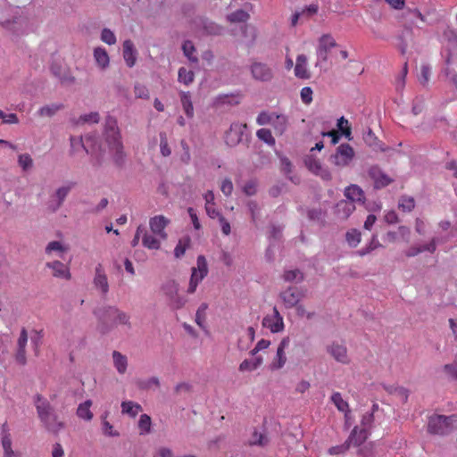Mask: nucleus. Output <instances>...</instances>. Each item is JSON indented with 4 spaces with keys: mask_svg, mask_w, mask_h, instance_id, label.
I'll use <instances>...</instances> for the list:
<instances>
[{
    "mask_svg": "<svg viewBox=\"0 0 457 457\" xmlns=\"http://www.w3.org/2000/svg\"><path fill=\"white\" fill-rule=\"evenodd\" d=\"M113 363L120 374H124L127 370L128 360L127 357L118 351L112 353Z\"/></svg>",
    "mask_w": 457,
    "mask_h": 457,
    "instance_id": "nucleus-37",
    "label": "nucleus"
},
{
    "mask_svg": "<svg viewBox=\"0 0 457 457\" xmlns=\"http://www.w3.org/2000/svg\"><path fill=\"white\" fill-rule=\"evenodd\" d=\"M355 154L349 144H341L336 149V153L330 156V162L337 167L348 166L353 160Z\"/></svg>",
    "mask_w": 457,
    "mask_h": 457,
    "instance_id": "nucleus-6",
    "label": "nucleus"
},
{
    "mask_svg": "<svg viewBox=\"0 0 457 457\" xmlns=\"http://www.w3.org/2000/svg\"><path fill=\"white\" fill-rule=\"evenodd\" d=\"M245 129V123H232L229 127V129L225 134L226 144L231 147L238 145L242 140V137Z\"/></svg>",
    "mask_w": 457,
    "mask_h": 457,
    "instance_id": "nucleus-9",
    "label": "nucleus"
},
{
    "mask_svg": "<svg viewBox=\"0 0 457 457\" xmlns=\"http://www.w3.org/2000/svg\"><path fill=\"white\" fill-rule=\"evenodd\" d=\"M41 422L48 431L54 434H57L64 428V422L59 419L58 415L54 411L49 414L46 419L42 420Z\"/></svg>",
    "mask_w": 457,
    "mask_h": 457,
    "instance_id": "nucleus-23",
    "label": "nucleus"
},
{
    "mask_svg": "<svg viewBox=\"0 0 457 457\" xmlns=\"http://www.w3.org/2000/svg\"><path fill=\"white\" fill-rule=\"evenodd\" d=\"M66 248L58 241L50 242L46 247V253L51 254L53 252L63 253Z\"/></svg>",
    "mask_w": 457,
    "mask_h": 457,
    "instance_id": "nucleus-62",
    "label": "nucleus"
},
{
    "mask_svg": "<svg viewBox=\"0 0 457 457\" xmlns=\"http://www.w3.org/2000/svg\"><path fill=\"white\" fill-rule=\"evenodd\" d=\"M286 347V339H282L280 344L278 345L277 348L276 354L274 355L271 361L269 363L267 369L270 372H274L279 369H281L285 362H286V357L284 349Z\"/></svg>",
    "mask_w": 457,
    "mask_h": 457,
    "instance_id": "nucleus-16",
    "label": "nucleus"
},
{
    "mask_svg": "<svg viewBox=\"0 0 457 457\" xmlns=\"http://www.w3.org/2000/svg\"><path fill=\"white\" fill-rule=\"evenodd\" d=\"M327 352L338 362L348 364L350 359L347 354V348L345 345L333 342L327 346Z\"/></svg>",
    "mask_w": 457,
    "mask_h": 457,
    "instance_id": "nucleus-12",
    "label": "nucleus"
},
{
    "mask_svg": "<svg viewBox=\"0 0 457 457\" xmlns=\"http://www.w3.org/2000/svg\"><path fill=\"white\" fill-rule=\"evenodd\" d=\"M361 239V233L357 228H351L345 233V241L352 248L356 247Z\"/></svg>",
    "mask_w": 457,
    "mask_h": 457,
    "instance_id": "nucleus-40",
    "label": "nucleus"
},
{
    "mask_svg": "<svg viewBox=\"0 0 457 457\" xmlns=\"http://www.w3.org/2000/svg\"><path fill=\"white\" fill-rule=\"evenodd\" d=\"M444 371L453 379L457 380V360L453 363L445 364L444 366Z\"/></svg>",
    "mask_w": 457,
    "mask_h": 457,
    "instance_id": "nucleus-64",
    "label": "nucleus"
},
{
    "mask_svg": "<svg viewBox=\"0 0 457 457\" xmlns=\"http://www.w3.org/2000/svg\"><path fill=\"white\" fill-rule=\"evenodd\" d=\"M180 101L186 115L187 118L192 119L194 117V107L189 92H181Z\"/></svg>",
    "mask_w": 457,
    "mask_h": 457,
    "instance_id": "nucleus-38",
    "label": "nucleus"
},
{
    "mask_svg": "<svg viewBox=\"0 0 457 457\" xmlns=\"http://www.w3.org/2000/svg\"><path fill=\"white\" fill-rule=\"evenodd\" d=\"M303 280V274L299 270H287V282L298 284Z\"/></svg>",
    "mask_w": 457,
    "mask_h": 457,
    "instance_id": "nucleus-61",
    "label": "nucleus"
},
{
    "mask_svg": "<svg viewBox=\"0 0 457 457\" xmlns=\"http://www.w3.org/2000/svg\"><path fill=\"white\" fill-rule=\"evenodd\" d=\"M262 326L269 328L272 333H276L283 329V317L279 314L276 307L272 308L271 312L263 318Z\"/></svg>",
    "mask_w": 457,
    "mask_h": 457,
    "instance_id": "nucleus-11",
    "label": "nucleus"
},
{
    "mask_svg": "<svg viewBox=\"0 0 457 457\" xmlns=\"http://www.w3.org/2000/svg\"><path fill=\"white\" fill-rule=\"evenodd\" d=\"M94 143L95 137L91 136L86 137L85 139H77L75 137H71V145L73 150L77 149V145H81L87 154L93 153L95 151Z\"/></svg>",
    "mask_w": 457,
    "mask_h": 457,
    "instance_id": "nucleus-29",
    "label": "nucleus"
},
{
    "mask_svg": "<svg viewBox=\"0 0 457 457\" xmlns=\"http://www.w3.org/2000/svg\"><path fill=\"white\" fill-rule=\"evenodd\" d=\"M94 285L96 289H99L103 295H106L109 291V284L107 276L102 264L96 267V274L94 278Z\"/></svg>",
    "mask_w": 457,
    "mask_h": 457,
    "instance_id": "nucleus-19",
    "label": "nucleus"
},
{
    "mask_svg": "<svg viewBox=\"0 0 457 457\" xmlns=\"http://www.w3.org/2000/svg\"><path fill=\"white\" fill-rule=\"evenodd\" d=\"M46 267L53 270V276L58 278H63L66 280H70L71 278L70 269L68 265L59 262L54 261L51 262H47Z\"/></svg>",
    "mask_w": 457,
    "mask_h": 457,
    "instance_id": "nucleus-21",
    "label": "nucleus"
},
{
    "mask_svg": "<svg viewBox=\"0 0 457 457\" xmlns=\"http://www.w3.org/2000/svg\"><path fill=\"white\" fill-rule=\"evenodd\" d=\"M170 223V220L163 215H156L149 220V227L153 234L165 240L168 237L165 232L166 227Z\"/></svg>",
    "mask_w": 457,
    "mask_h": 457,
    "instance_id": "nucleus-10",
    "label": "nucleus"
},
{
    "mask_svg": "<svg viewBox=\"0 0 457 457\" xmlns=\"http://www.w3.org/2000/svg\"><path fill=\"white\" fill-rule=\"evenodd\" d=\"M92 403H93L91 400H87L84 403L79 404L76 412L77 416L81 420L90 421L94 417L93 412L90 410Z\"/></svg>",
    "mask_w": 457,
    "mask_h": 457,
    "instance_id": "nucleus-30",
    "label": "nucleus"
},
{
    "mask_svg": "<svg viewBox=\"0 0 457 457\" xmlns=\"http://www.w3.org/2000/svg\"><path fill=\"white\" fill-rule=\"evenodd\" d=\"M35 406L40 420L46 419L49 414L54 411L51 403L41 395L35 396Z\"/></svg>",
    "mask_w": 457,
    "mask_h": 457,
    "instance_id": "nucleus-20",
    "label": "nucleus"
},
{
    "mask_svg": "<svg viewBox=\"0 0 457 457\" xmlns=\"http://www.w3.org/2000/svg\"><path fill=\"white\" fill-rule=\"evenodd\" d=\"M354 210L355 205L347 200H341L335 206V213L341 220H346Z\"/></svg>",
    "mask_w": 457,
    "mask_h": 457,
    "instance_id": "nucleus-25",
    "label": "nucleus"
},
{
    "mask_svg": "<svg viewBox=\"0 0 457 457\" xmlns=\"http://www.w3.org/2000/svg\"><path fill=\"white\" fill-rule=\"evenodd\" d=\"M319 46L328 52L335 46L337 43L330 34H324L319 40Z\"/></svg>",
    "mask_w": 457,
    "mask_h": 457,
    "instance_id": "nucleus-50",
    "label": "nucleus"
},
{
    "mask_svg": "<svg viewBox=\"0 0 457 457\" xmlns=\"http://www.w3.org/2000/svg\"><path fill=\"white\" fill-rule=\"evenodd\" d=\"M123 58L129 67H133L137 61V51L134 44L130 39L123 42Z\"/></svg>",
    "mask_w": 457,
    "mask_h": 457,
    "instance_id": "nucleus-26",
    "label": "nucleus"
},
{
    "mask_svg": "<svg viewBox=\"0 0 457 457\" xmlns=\"http://www.w3.org/2000/svg\"><path fill=\"white\" fill-rule=\"evenodd\" d=\"M457 427V415H433L429 417L428 431L436 435H445Z\"/></svg>",
    "mask_w": 457,
    "mask_h": 457,
    "instance_id": "nucleus-3",
    "label": "nucleus"
},
{
    "mask_svg": "<svg viewBox=\"0 0 457 457\" xmlns=\"http://www.w3.org/2000/svg\"><path fill=\"white\" fill-rule=\"evenodd\" d=\"M268 442V439L267 437L261 434V433H258L257 431H254L249 440V444L251 445H266Z\"/></svg>",
    "mask_w": 457,
    "mask_h": 457,
    "instance_id": "nucleus-56",
    "label": "nucleus"
},
{
    "mask_svg": "<svg viewBox=\"0 0 457 457\" xmlns=\"http://www.w3.org/2000/svg\"><path fill=\"white\" fill-rule=\"evenodd\" d=\"M50 70L53 75L58 78L62 83L72 84L75 82L74 76L60 62H54L51 64Z\"/></svg>",
    "mask_w": 457,
    "mask_h": 457,
    "instance_id": "nucleus-15",
    "label": "nucleus"
},
{
    "mask_svg": "<svg viewBox=\"0 0 457 457\" xmlns=\"http://www.w3.org/2000/svg\"><path fill=\"white\" fill-rule=\"evenodd\" d=\"M294 71L295 75L302 79H308L311 77V73L307 69V57L304 54L297 56Z\"/></svg>",
    "mask_w": 457,
    "mask_h": 457,
    "instance_id": "nucleus-27",
    "label": "nucleus"
},
{
    "mask_svg": "<svg viewBox=\"0 0 457 457\" xmlns=\"http://www.w3.org/2000/svg\"><path fill=\"white\" fill-rule=\"evenodd\" d=\"M368 174L374 182L375 189L384 188L394 181L378 165L371 166L368 170Z\"/></svg>",
    "mask_w": 457,
    "mask_h": 457,
    "instance_id": "nucleus-8",
    "label": "nucleus"
},
{
    "mask_svg": "<svg viewBox=\"0 0 457 457\" xmlns=\"http://www.w3.org/2000/svg\"><path fill=\"white\" fill-rule=\"evenodd\" d=\"M28 343V332L25 328H22L20 337L17 340V351L15 353V360L21 365H25L27 362L26 358V345Z\"/></svg>",
    "mask_w": 457,
    "mask_h": 457,
    "instance_id": "nucleus-14",
    "label": "nucleus"
},
{
    "mask_svg": "<svg viewBox=\"0 0 457 457\" xmlns=\"http://www.w3.org/2000/svg\"><path fill=\"white\" fill-rule=\"evenodd\" d=\"M105 137L110 150L113 152L115 163L121 165L124 162L123 145L120 142V132L116 120L112 118H109L106 121Z\"/></svg>",
    "mask_w": 457,
    "mask_h": 457,
    "instance_id": "nucleus-2",
    "label": "nucleus"
},
{
    "mask_svg": "<svg viewBox=\"0 0 457 457\" xmlns=\"http://www.w3.org/2000/svg\"><path fill=\"white\" fill-rule=\"evenodd\" d=\"M178 291V285L175 282H170L167 286L165 292L169 296L171 307L177 310L182 308L187 302V299L185 296L179 295Z\"/></svg>",
    "mask_w": 457,
    "mask_h": 457,
    "instance_id": "nucleus-13",
    "label": "nucleus"
},
{
    "mask_svg": "<svg viewBox=\"0 0 457 457\" xmlns=\"http://www.w3.org/2000/svg\"><path fill=\"white\" fill-rule=\"evenodd\" d=\"M152 420L147 414H142L138 420V429L140 435H147L151 432Z\"/></svg>",
    "mask_w": 457,
    "mask_h": 457,
    "instance_id": "nucleus-44",
    "label": "nucleus"
},
{
    "mask_svg": "<svg viewBox=\"0 0 457 457\" xmlns=\"http://www.w3.org/2000/svg\"><path fill=\"white\" fill-rule=\"evenodd\" d=\"M160 148L161 154L163 156L167 157L170 155L171 150L169 146L168 139L164 132L160 133Z\"/></svg>",
    "mask_w": 457,
    "mask_h": 457,
    "instance_id": "nucleus-55",
    "label": "nucleus"
},
{
    "mask_svg": "<svg viewBox=\"0 0 457 457\" xmlns=\"http://www.w3.org/2000/svg\"><path fill=\"white\" fill-rule=\"evenodd\" d=\"M243 40L246 44H253L257 37V31L255 27L250 24H244L240 28Z\"/></svg>",
    "mask_w": 457,
    "mask_h": 457,
    "instance_id": "nucleus-33",
    "label": "nucleus"
},
{
    "mask_svg": "<svg viewBox=\"0 0 457 457\" xmlns=\"http://www.w3.org/2000/svg\"><path fill=\"white\" fill-rule=\"evenodd\" d=\"M256 136L260 140L265 142L269 145H275V139H274L270 130L268 129H258L256 132Z\"/></svg>",
    "mask_w": 457,
    "mask_h": 457,
    "instance_id": "nucleus-52",
    "label": "nucleus"
},
{
    "mask_svg": "<svg viewBox=\"0 0 457 457\" xmlns=\"http://www.w3.org/2000/svg\"><path fill=\"white\" fill-rule=\"evenodd\" d=\"M1 444L4 450V457H14L15 453L12 447V436L7 422H4L1 428Z\"/></svg>",
    "mask_w": 457,
    "mask_h": 457,
    "instance_id": "nucleus-17",
    "label": "nucleus"
},
{
    "mask_svg": "<svg viewBox=\"0 0 457 457\" xmlns=\"http://www.w3.org/2000/svg\"><path fill=\"white\" fill-rule=\"evenodd\" d=\"M400 40L399 49L402 54L406 53L407 47L414 44V32L411 25L404 24V28L398 37Z\"/></svg>",
    "mask_w": 457,
    "mask_h": 457,
    "instance_id": "nucleus-18",
    "label": "nucleus"
},
{
    "mask_svg": "<svg viewBox=\"0 0 457 457\" xmlns=\"http://www.w3.org/2000/svg\"><path fill=\"white\" fill-rule=\"evenodd\" d=\"M94 58L97 65L101 69H105L109 66L110 58L107 51L103 47H96L94 50Z\"/></svg>",
    "mask_w": 457,
    "mask_h": 457,
    "instance_id": "nucleus-31",
    "label": "nucleus"
},
{
    "mask_svg": "<svg viewBox=\"0 0 457 457\" xmlns=\"http://www.w3.org/2000/svg\"><path fill=\"white\" fill-rule=\"evenodd\" d=\"M190 242L191 240L189 237H184L179 240V243L174 249V255L176 258H181L185 254L186 250L190 245Z\"/></svg>",
    "mask_w": 457,
    "mask_h": 457,
    "instance_id": "nucleus-47",
    "label": "nucleus"
},
{
    "mask_svg": "<svg viewBox=\"0 0 457 457\" xmlns=\"http://www.w3.org/2000/svg\"><path fill=\"white\" fill-rule=\"evenodd\" d=\"M364 142L370 147H372L376 151H384V147L375 134L372 132L370 129H369L363 134Z\"/></svg>",
    "mask_w": 457,
    "mask_h": 457,
    "instance_id": "nucleus-35",
    "label": "nucleus"
},
{
    "mask_svg": "<svg viewBox=\"0 0 457 457\" xmlns=\"http://www.w3.org/2000/svg\"><path fill=\"white\" fill-rule=\"evenodd\" d=\"M303 294H304V290L301 287H287V307L289 305L294 306L295 304H296L299 302V300L301 299V297L303 296Z\"/></svg>",
    "mask_w": 457,
    "mask_h": 457,
    "instance_id": "nucleus-32",
    "label": "nucleus"
},
{
    "mask_svg": "<svg viewBox=\"0 0 457 457\" xmlns=\"http://www.w3.org/2000/svg\"><path fill=\"white\" fill-rule=\"evenodd\" d=\"M331 401L339 411L345 412V418H347V412H350L348 403L345 402L340 393L336 392L331 396Z\"/></svg>",
    "mask_w": 457,
    "mask_h": 457,
    "instance_id": "nucleus-42",
    "label": "nucleus"
},
{
    "mask_svg": "<svg viewBox=\"0 0 457 457\" xmlns=\"http://www.w3.org/2000/svg\"><path fill=\"white\" fill-rule=\"evenodd\" d=\"M190 29L198 35L218 36L223 31L221 26L202 16H197L191 21Z\"/></svg>",
    "mask_w": 457,
    "mask_h": 457,
    "instance_id": "nucleus-4",
    "label": "nucleus"
},
{
    "mask_svg": "<svg viewBox=\"0 0 457 457\" xmlns=\"http://www.w3.org/2000/svg\"><path fill=\"white\" fill-rule=\"evenodd\" d=\"M103 432L105 436H119L120 434L116 431L112 425L110 424L109 421L106 420V417H103Z\"/></svg>",
    "mask_w": 457,
    "mask_h": 457,
    "instance_id": "nucleus-60",
    "label": "nucleus"
},
{
    "mask_svg": "<svg viewBox=\"0 0 457 457\" xmlns=\"http://www.w3.org/2000/svg\"><path fill=\"white\" fill-rule=\"evenodd\" d=\"M208 308L207 303H202L195 313V323L202 328H204V323L206 320V310Z\"/></svg>",
    "mask_w": 457,
    "mask_h": 457,
    "instance_id": "nucleus-51",
    "label": "nucleus"
},
{
    "mask_svg": "<svg viewBox=\"0 0 457 457\" xmlns=\"http://www.w3.org/2000/svg\"><path fill=\"white\" fill-rule=\"evenodd\" d=\"M253 77L259 80H269L271 78V71L260 62L253 63L251 68Z\"/></svg>",
    "mask_w": 457,
    "mask_h": 457,
    "instance_id": "nucleus-28",
    "label": "nucleus"
},
{
    "mask_svg": "<svg viewBox=\"0 0 457 457\" xmlns=\"http://www.w3.org/2000/svg\"><path fill=\"white\" fill-rule=\"evenodd\" d=\"M358 454L361 457H373L374 456V445L368 443L361 446L358 450Z\"/></svg>",
    "mask_w": 457,
    "mask_h": 457,
    "instance_id": "nucleus-59",
    "label": "nucleus"
},
{
    "mask_svg": "<svg viewBox=\"0 0 457 457\" xmlns=\"http://www.w3.org/2000/svg\"><path fill=\"white\" fill-rule=\"evenodd\" d=\"M99 119L98 112H90L88 114L81 115L77 120V123H97Z\"/></svg>",
    "mask_w": 457,
    "mask_h": 457,
    "instance_id": "nucleus-57",
    "label": "nucleus"
},
{
    "mask_svg": "<svg viewBox=\"0 0 457 457\" xmlns=\"http://www.w3.org/2000/svg\"><path fill=\"white\" fill-rule=\"evenodd\" d=\"M19 164L24 170H27L30 167H32L33 160L28 154H23L19 155Z\"/></svg>",
    "mask_w": 457,
    "mask_h": 457,
    "instance_id": "nucleus-63",
    "label": "nucleus"
},
{
    "mask_svg": "<svg viewBox=\"0 0 457 457\" xmlns=\"http://www.w3.org/2000/svg\"><path fill=\"white\" fill-rule=\"evenodd\" d=\"M280 117L273 113H269L267 112H262L257 119L256 122L258 125H266V124H274V122L278 120Z\"/></svg>",
    "mask_w": 457,
    "mask_h": 457,
    "instance_id": "nucleus-48",
    "label": "nucleus"
},
{
    "mask_svg": "<svg viewBox=\"0 0 457 457\" xmlns=\"http://www.w3.org/2000/svg\"><path fill=\"white\" fill-rule=\"evenodd\" d=\"M73 187H74V183L71 182L68 185L61 187L56 190L55 196L57 197L58 201H57L55 209L62 206L63 201L65 200L66 196L68 195V194L70 193V191L71 190V188Z\"/></svg>",
    "mask_w": 457,
    "mask_h": 457,
    "instance_id": "nucleus-46",
    "label": "nucleus"
},
{
    "mask_svg": "<svg viewBox=\"0 0 457 457\" xmlns=\"http://www.w3.org/2000/svg\"><path fill=\"white\" fill-rule=\"evenodd\" d=\"M430 67L428 64H422L420 68V74L419 75V81L423 86L427 85L430 77Z\"/></svg>",
    "mask_w": 457,
    "mask_h": 457,
    "instance_id": "nucleus-58",
    "label": "nucleus"
},
{
    "mask_svg": "<svg viewBox=\"0 0 457 457\" xmlns=\"http://www.w3.org/2000/svg\"><path fill=\"white\" fill-rule=\"evenodd\" d=\"M141 411L142 407L139 403L132 401H124L121 403L122 413L128 414L132 418H135Z\"/></svg>",
    "mask_w": 457,
    "mask_h": 457,
    "instance_id": "nucleus-34",
    "label": "nucleus"
},
{
    "mask_svg": "<svg viewBox=\"0 0 457 457\" xmlns=\"http://www.w3.org/2000/svg\"><path fill=\"white\" fill-rule=\"evenodd\" d=\"M182 49H183L184 54L191 62H196L198 61L197 57L195 55V46L191 41H189V40L185 41L182 46Z\"/></svg>",
    "mask_w": 457,
    "mask_h": 457,
    "instance_id": "nucleus-53",
    "label": "nucleus"
},
{
    "mask_svg": "<svg viewBox=\"0 0 457 457\" xmlns=\"http://www.w3.org/2000/svg\"><path fill=\"white\" fill-rule=\"evenodd\" d=\"M250 18L249 13L242 9H238L227 15V21L229 23H245Z\"/></svg>",
    "mask_w": 457,
    "mask_h": 457,
    "instance_id": "nucleus-36",
    "label": "nucleus"
},
{
    "mask_svg": "<svg viewBox=\"0 0 457 457\" xmlns=\"http://www.w3.org/2000/svg\"><path fill=\"white\" fill-rule=\"evenodd\" d=\"M403 18H404V24L411 25V27L414 24V21L416 19H420V21H424V16L421 14V12L418 9L407 10L403 13Z\"/></svg>",
    "mask_w": 457,
    "mask_h": 457,
    "instance_id": "nucleus-45",
    "label": "nucleus"
},
{
    "mask_svg": "<svg viewBox=\"0 0 457 457\" xmlns=\"http://www.w3.org/2000/svg\"><path fill=\"white\" fill-rule=\"evenodd\" d=\"M239 102H240V97L238 95H220L215 100V104L217 105H221V104L236 105V104H238Z\"/></svg>",
    "mask_w": 457,
    "mask_h": 457,
    "instance_id": "nucleus-43",
    "label": "nucleus"
},
{
    "mask_svg": "<svg viewBox=\"0 0 457 457\" xmlns=\"http://www.w3.org/2000/svg\"><path fill=\"white\" fill-rule=\"evenodd\" d=\"M62 109H63L62 104H51L41 107L37 111V114L40 117H52Z\"/></svg>",
    "mask_w": 457,
    "mask_h": 457,
    "instance_id": "nucleus-41",
    "label": "nucleus"
},
{
    "mask_svg": "<svg viewBox=\"0 0 457 457\" xmlns=\"http://www.w3.org/2000/svg\"><path fill=\"white\" fill-rule=\"evenodd\" d=\"M369 432L366 428H360V427L355 426L353 429L351 431L348 438L346 439L349 446H361V445L368 438Z\"/></svg>",
    "mask_w": 457,
    "mask_h": 457,
    "instance_id": "nucleus-22",
    "label": "nucleus"
},
{
    "mask_svg": "<svg viewBox=\"0 0 457 457\" xmlns=\"http://www.w3.org/2000/svg\"><path fill=\"white\" fill-rule=\"evenodd\" d=\"M345 196L348 202L364 203L365 196L363 190L357 185L353 184L345 189Z\"/></svg>",
    "mask_w": 457,
    "mask_h": 457,
    "instance_id": "nucleus-24",
    "label": "nucleus"
},
{
    "mask_svg": "<svg viewBox=\"0 0 457 457\" xmlns=\"http://www.w3.org/2000/svg\"><path fill=\"white\" fill-rule=\"evenodd\" d=\"M196 267L192 268L187 293L193 294L195 292L199 283L207 276L208 266L206 259L204 255H199L196 260Z\"/></svg>",
    "mask_w": 457,
    "mask_h": 457,
    "instance_id": "nucleus-5",
    "label": "nucleus"
},
{
    "mask_svg": "<svg viewBox=\"0 0 457 457\" xmlns=\"http://www.w3.org/2000/svg\"><path fill=\"white\" fill-rule=\"evenodd\" d=\"M102 323V331L105 332L110 328L118 325H124L129 328L131 327L130 316L129 313L120 310L116 306H105L95 312Z\"/></svg>",
    "mask_w": 457,
    "mask_h": 457,
    "instance_id": "nucleus-1",
    "label": "nucleus"
},
{
    "mask_svg": "<svg viewBox=\"0 0 457 457\" xmlns=\"http://www.w3.org/2000/svg\"><path fill=\"white\" fill-rule=\"evenodd\" d=\"M101 40L110 46L114 45L117 41L115 34L106 28L101 32Z\"/></svg>",
    "mask_w": 457,
    "mask_h": 457,
    "instance_id": "nucleus-54",
    "label": "nucleus"
},
{
    "mask_svg": "<svg viewBox=\"0 0 457 457\" xmlns=\"http://www.w3.org/2000/svg\"><path fill=\"white\" fill-rule=\"evenodd\" d=\"M305 166L307 169L316 176L326 181L332 179V175L327 167H324L320 160L308 156L304 160Z\"/></svg>",
    "mask_w": 457,
    "mask_h": 457,
    "instance_id": "nucleus-7",
    "label": "nucleus"
},
{
    "mask_svg": "<svg viewBox=\"0 0 457 457\" xmlns=\"http://www.w3.org/2000/svg\"><path fill=\"white\" fill-rule=\"evenodd\" d=\"M194 79H195V73L192 71L187 70L185 67H181L179 70V82L187 86L194 81Z\"/></svg>",
    "mask_w": 457,
    "mask_h": 457,
    "instance_id": "nucleus-49",
    "label": "nucleus"
},
{
    "mask_svg": "<svg viewBox=\"0 0 457 457\" xmlns=\"http://www.w3.org/2000/svg\"><path fill=\"white\" fill-rule=\"evenodd\" d=\"M142 245L151 250H158L161 247L160 240L154 235L148 234L145 229L143 231Z\"/></svg>",
    "mask_w": 457,
    "mask_h": 457,
    "instance_id": "nucleus-39",
    "label": "nucleus"
}]
</instances>
